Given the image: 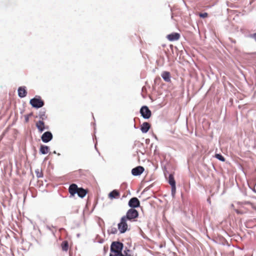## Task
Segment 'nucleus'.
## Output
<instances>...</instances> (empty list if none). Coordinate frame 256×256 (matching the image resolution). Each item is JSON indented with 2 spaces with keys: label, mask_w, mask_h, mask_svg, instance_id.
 Segmentation results:
<instances>
[{
  "label": "nucleus",
  "mask_w": 256,
  "mask_h": 256,
  "mask_svg": "<svg viewBox=\"0 0 256 256\" xmlns=\"http://www.w3.org/2000/svg\"><path fill=\"white\" fill-rule=\"evenodd\" d=\"M30 104L32 108H39L44 106V101L42 100L40 96H36L30 100Z\"/></svg>",
  "instance_id": "f257e3e1"
},
{
  "label": "nucleus",
  "mask_w": 256,
  "mask_h": 256,
  "mask_svg": "<svg viewBox=\"0 0 256 256\" xmlns=\"http://www.w3.org/2000/svg\"><path fill=\"white\" fill-rule=\"evenodd\" d=\"M138 216V212L134 208H130L128 210L126 216H123L127 220L130 221H134V219Z\"/></svg>",
  "instance_id": "f03ea898"
},
{
  "label": "nucleus",
  "mask_w": 256,
  "mask_h": 256,
  "mask_svg": "<svg viewBox=\"0 0 256 256\" xmlns=\"http://www.w3.org/2000/svg\"><path fill=\"white\" fill-rule=\"evenodd\" d=\"M127 220L122 216L118 224V230L120 234L124 233L128 229Z\"/></svg>",
  "instance_id": "7ed1b4c3"
},
{
  "label": "nucleus",
  "mask_w": 256,
  "mask_h": 256,
  "mask_svg": "<svg viewBox=\"0 0 256 256\" xmlns=\"http://www.w3.org/2000/svg\"><path fill=\"white\" fill-rule=\"evenodd\" d=\"M123 248V244L118 242H113L110 246V252H122Z\"/></svg>",
  "instance_id": "20e7f679"
},
{
  "label": "nucleus",
  "mask_w": 256,
  "mask_h": 256,
  "mask_svg": "<svg viewBox=\"0 0 256 256\" xmlns=\"http://www.w3.org/2000/svg\"><path fill=\"white\" fill-rule=\"evenodd\" d=\"M140 113L145 119L149 118L152 116L151 111L147 106H142L140 110Z\"/></svg>",
  "instance_id": "39448f33"
},
{
  "label": "nucleus",
  "mask_w": 256,
  "mask_h": 256,
  "mask_svg": "<svg viewBox=\"0 0 256 256\" xmlns=\"http://www.w3.org/2000/svg\"><path fill=\"white\" fill-rule=\"evenodd\" d=\"M53 138V135L50 131L44 132L41 136V140L42 142L48 143L51 141Z\"/></svg>",
  "instance_id": "423d86ee"
},
{
  "label": "nucleus",
  "mask_w": 256,
  "mask_h": 256,
  "mask_svg": "<svg viewBox=\"0 0 256 256\" xmlns=\"http://www.w3.org/2000/svg\"><path fill=\"white\" fill-rule=\"evenodd\" d=\"M44 120H39L36 124V126L40 133L44 131V130H48L49 128L48 126H45Z\"/></svg>",
  "instance_id": "0eeeda50"
},
{
  "label": "nucleus",
  "mask_w": 256,
  "mask_h": 256,
  "mask_svg": "<svg viewBox=\"0 0 256 256\" xmlns=\"http://www.w3.org/2000/svg\"><path fill=\"white\" fill-rule=\"evenodd\" d=\"M128 206L131 208H138L140 206V202L137 198L134 197L130 198L129 200Z\"/></svg>",
  "instance_id": "6e6552de"
},
{
  "label": "nucleus",
  "mask_w": 256,
  "mask_h": 256,
  "mask_svg": "<svg viewBox=\"0 0 256 256\" xmlns=\"http://www.w3.org/2000/svg\"><path fill=\"white\" fill-rule=\"evenodd\" d=\"M79 188L75 184H72L70 185L68 188V192H70L71 196H74L76 194H77Z\"/></svg>",
  "instance_id": "1a4fd4ad"
},
{
  "label": "nucleus",
  "mask_w": 256,
  "mask_h": 256,
  "mask_svg": "<svg viewBox=\"0 0 256 256\" xmlns=\"http://www.w3.org/2000/svg\"><path fill=\"white\" fill-rule=\"evenodd\" d=\"M108 197L110 200L118 199L120 197V193L118 190H114L109 193Z\"/></svg>",
  "instance_id": "9d476101"
},
{
  "label": "nucleus",
  "mask_w": 256,
  "mask_h": 256,
  "mask_svg": "<svg viewBox=\"0 0 256 256\" xmlns=\"http://www.w3.org/2000/svg\"><path fill=\"white\" fill-rule=\"evenodd\" d=\"M166 38L170 41L177 40L180 38V34L177 32H173L170 34L167 35Z\"/></svg>",
  "instance_id": "9b49d317"
},
{
  "label": "nucleus",
  "mask_w": 256,
  "mask_h": 256,
  "mask_svg": "<svg viewBox=\"0 0 256 256\" xmlns=\"http://www.w3.org/2000/svg\"><path fill=\"white\" fill-rule=\"evenodd\" d=\"M18 96L20 98H23L26 96L27 94V91L26 86H20L18 88Z\"/></svg>",
  "instance_id": "f8f14e48"
},
{
  "label": "nucleus",
  "mask_w": 256,
  "mask_h": 256,
  "mask_svg": "<svg viewBox=\"0 0 256 256\" xmlns=\"http://www.w3.org/2000/svg\"><path fill=\"white\" fill-rule=\"evenodd\" d=\"M144 171V168L141 166H138L132 170V173L134 176H139Z\"/></svg>",
  "instance_id": "ddd939ff"
},
{
  "label": "nucleus",
  "mask_w": 256,
  "mask_h": 256,
  "mask_svg": "<svg viewBox=\"0 0 256 256\" xmlns=\"http://www.w3.org/2000/svg\"><path fill=\"white\" fill-rule=\"evenodd\" d=\"M46 110L45 108L41 109L38 112V116L40 120H46L48 118V116L46 114Z\"/></svg>",
  "instance_id": "4468645a"
},
{
  "label": "nucleus",
  "mask_w": 256,
  "mask_h": 256,
  "mask_svg": "<svg viewBox=\"0 0 256 256\" xmlns=\"http://www.w3.org/2000/svg\"><path fill=\"white\" fill-rule=\"evenodd\" d=\"M150 125L147 122H144L141 126L140 130L143 133L147 132L150 128Z\"/></svg>",
  "instance_id": "2eb2a0df"
},
{
  "label": "nucleus",
  "mask_w": 256,
  "mask_h": 256,
  "mask_svg": "<svg viewBox=\"0 0 256 256\" xmlns=\"http://www.w3.org/2000/svg\"><path fill=\"white\" fill-rule=\"evenodd\" d=\"M50 150L49 146L46 145H41L40 148V153L42 154H46Z\"/></svg>",
  "instance_id": "dca6fc26"
},
{
  "label": "nucleus",
  "mask_w": 256,
  "mask_h": 256,
  "mask_svg": "<svg viewBox=\"0 0 256 256\" xmlns=\"http://www.w3.org/2000/svg\"><path fill=\"white\" fill-rule=\"evenodd\" d=\"M88 192V190L84 189L82 188H78L77 194L79 197L83 198L86 196Z\"/></svg>",
  "instance_id": "f3484780"
},
{
  "label": "nucleus",
  "mask_w": 256,
  "mask_h": 256,
  "mask_svg": "<svg viewBox=\"0 0 256 256\" xmlns=\"http://www.w3.org/2000/svg\"><path fill=\"white\" fill-rule=\"evenodd\" d=\"M162 77L166 82H170V74L168 72H164L162 74Z\"/></svg>",
  "instance_id": "a211bd4d"
},
{
  "label": "nucleus",
  "mask_w": 256,
  "mask_h": 256,
  "mask_svg": "<svg viewBox=\"0 0 256 256\" xmlns=\"http://www.w3.org/2000/svg\"><path fill=\"white\" fill-rule=\"evenodd\" d=\"M168 183L173 188H176V182L172 174H170L168 176Z\"/></svg>",
  "instance_id": "6ab92c4d"
},
{
  "label": "nucleus",
  "mask_w": 256,
  "mask_h": 256,
  "mask_svg": "<svg viewBox=\"0 0 256 256\" xmlns=\"http://www.w3.org/2000/svg\"><path fill=\"white\" fill-rule=\"evenodd\" d=\"M108 232L110 234H116L118 232V230L116 228L111 227L108 230Z\"/></svg>",
  "instance_id": "aec40b11"
},
{
  "label": "nucleus",
  "mask_w": 256,
  "mask_h": 256,
  "mask_svg": "<svg viewBox=\"0 0 256 256\" xmlns=\"http://www.w3.org/2000/svg\"><path fill=\"white\" fill-rule=\"evenodd\" d=\"M110 256H124L122 254V252H110Z\"/></svg>",
  "instance_id": "412c9836"
},
{
  "label": "nucleus",
  "mask_w": 256,
  "mask_h": 256,
  "mask_svg": "<svg viewBox=\"0 0 256 256\" xmlns=\"http://www.w3.org/2000/svg\"><path fill=\"white\" fill-rule=\"evenodd\" d=\"M215 157L222 162H224V158L220 154H216Z\"/></svg>",
  "instance_id": "4be33fe9"
},
{
  "label": "nucleus",
  "mask_w": 256,
  "mask_h": 256,
  "mask_svg": "<svg viewBox=\"0 0 256 256\" xmlns=\"http://www.w3.org/2000/svg\"><path fill=\"white\" fill-rule=\"evenodd\" d=\"M36 174L38 178H42L43 176L42 172H40L38 169L36 170Z\"/></svg>",
  "instance_id": "5701e85b"
},
{
  "label": "nucleus",
  "mask_w": 256,
  "mask_h": 256,
  "mask_svg": "<svg viewBox=\"0 0 256 256\" xmlns=\"http://www.w3.org/2000/svg\"><path fill=\"white\" fill-rule=\"evenodd\" d=\"M199 16L202 18H206L208 16V14L207 12L199 13Z\"/></svg>",
  "instance_id": "b1692460"
},
{
  "label": "nucleus",
  "mask_w": 256,
  "mask_h": 256,
  "mask_svg": "<svg viewBox=\"0 0 256 256\" xmlns=\"http://www.w3.org/2000/svg\"><path fill=\"white\" fill-rule=\"evenodd\" d=\"M46 228L48 230H50L52 232V234H54V228L53 226H46Z\"/></svg>",
  "instance_id": "393cba45"
},
{
  "label": "nucleus",
  "mask_w": 256,
  "mask_h": 256,
  "mask_svg": "<svg viewBox=\"0 0 256 256\" xmlns=\"http://www.w3.org/2000/svg\"><path fill=\"white\" fill-rule=\"evenodd\" d=\"M68 248V242L65 241V251L67 250Z\"/></svg>",
  "instance_id": "a878e982"
},
{
  "label": "nucleus",
  "mask_w": 256,
  "mask_h": 256,
  "mask_svg": "<svg viewBox=\"0 0 256 256\" xmlns=\"http://www.w3.org/2000/svg\"><path fill=\"white\" fill-rule=\"evenodd\" d=\"M250 37L254 38L255 40L256 41V32L252 34L250 36Z\"/></svg>",
  "instance_id": "bb28decb"
},
{
  "label": "nucleus",
  "mask_w": 256,
  "mask_h": 256,
  "mask_svg": "<svg viewBox=\"0 0 256 256\" xmlns=\"http://www.w3.org/2000/svg\"><path fill=\"white\" fill-rule=\"evenodd\" d=\"M61 247L62 251H64V241L62 242L61 244Z\"/></svg>",
  "instance_id": "cd10ccee"
},
{
  "label": "nucleus",
  "mask_w": 256,
  "mask_h": 256,
  "mask_svg": "<svg viewBox=\"0 0 256 256\" xmlns=\"http://www.w3.org/2000/svg\"><path fill=\"white\" fill-rule=\"evenodd\" d=\"M58 194H59L60 196H61L62 198L63 197L62 194V190L61 191H59L58 190Z\"/></svg>",
  "instance_id": "c85d7f7f"
},
{
  "label": "nucleus",
  "mask_w": 256,
  "mask_h": 256,
  "mask_svg": "<svg viewBox=\"0 0 256 256\" xmlns=\"http://www.w3.org/2000/svg\"><path fill=\"white\" fill-rule=\"evenodd\" d=\"M176 189V188L175 189H173V188L172 187V194H174L175 192Z\"/></svg>",
  "instance_id": "c756f323"
},
{
  "label": "nucleus",
  "mask_w": 256,
  "mask_h": 256,
  "mask_svg": "<svg viewBox=\"0 0 256 256\" xmlns=\"http://www.w3.org/2000/svg\"><path fill=\"white\" fill-rule=\"evenodd\" d=\"M25 120L26 122H28V116H26V118H25Z\"/></svg>",
  "instance_id": "7c9ffc66"
},
{
  "label": "nucleus",
  "mask_w": 256,
  "mask_h": 256,
  "mask_svg": "<svg viewBox=\"0 0 256 256\" xmlns=\"http://www.w3.org/2000/svg\"><path fill=\"white\" fill-rule=\"evenodd\" d=\"M54 154H56V151H54Z\"/></svg>",
  "instance_id": "2f4dec72"
}]
</instances>
